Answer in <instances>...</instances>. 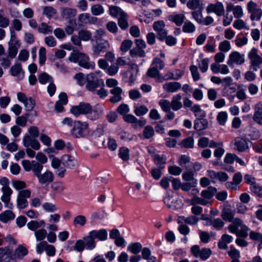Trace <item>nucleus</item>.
<instances>
[{
	"instance_id": "1",
	"label": "nucleus",
	"mask_w": 262,
	"mask_h": 262,
	"mask_svg": "<svg viewBox=\"0 0 262 262\" xmlns=\"http://www.w3.org/2000/svg\"><path fill=\"white\" fill-rule=\"evenodd\" d=\"M104 83L102 79L97 77L95 73H90L86 76V89L103 99L107 96V91L104 89Z\"/></svg>"
},
{
	"instance_id": "2",
	"label": "nucleus",
	"mask_w": 262,
	"mask_h": 262,
	"mask_svg": "<svg viewBox=\"0 0 262 262\" xmlns=\"http://www.w3.org/2000/svg\"><path fill=\"white\" fill-rule=\"evenodd\" d=\"M89 133V124L86 122L75 121L71 130V135L76 138H83Z\"/></svg>"
},
{
	"instance_id": "3",
	"label": "nucleus",
	"mask_w": 262,
	"mask_h": 262,
	"mask_svg": "<svg viewBox=\"0 0 262 262\" xmlns=\"http://www.w3.org/2000/svg\"><path fill=\"white\" fill-rule=\"evenodd\" d=\"M31 192L29 189H24L19 191L16 198V206L19 209L26 208L28 206V198L31 197Z\"/></svg>"
},
{
	"instance_id": "4",
	"label": "nucleus",
	"mask_w": 262,
	"mask_h": 262,
	"mask_svg": "<svg viewBox=\"0 0 262 262\" xmlns=\"http://www.w3.org/2000/svg\"><path fill=\"white\" fill-rule=\"evenodd\" d=\"M248 57L250 60L251 68L257 71L262 64V57L258 54L257 50L253 48L248 53Z\"/></svg>"
},
{
	"instance_id": "5",
	"label": "nucleus",
	"mask_w": 262,
	"mask_h": 262,
	"mask_svg": "<svg viewBox=\"0 0 262 262\" xmlns=\"http://www.w3.org/2000/svg\"><path fill=\"white\" fill-rule=\"evenodd\" d=\"M90 111L91 105L85 102H80L77 105L73 106L70 109L71 113L76 117L81 114L88 115Z\"/></svg>"
},
{
	"instance_id": "6",
	"label": "nucleus",
	"mask_w": 262,
	"mask_h": 262,
	"mask_svg": "<svg viewBox=\"0 0 262 262\" xmlns=\"http://www.w3.org/2000/svg\"><path fill=\"white\" fill-rule=\"evenodd\" d=\"M1 191L3 195L1 198V201L4 203L5 207L8 209H12L13 205L10 202L11 195L13 193V190L9 187H2Z\"/></svg>"
},
{
	"instance_id": "7",
	"label": "nucleus",
	"mask_w": 262,
	"mask_h": 262,
	"mask_svg": "<svg viewBox=\"0 0 262 262\" xmlns=\"http://www.w3.org/2000/svg\"><path fill=\"white\" fill-rule=\"evenodd\" d=\"M36 138L31 137L28 134H26L23 139V144L26 148H31L38 150L40 148V144Z\"/></svg>"
},
{
	"instance_id": "8",
	"label": "nucleus",
	"mask_w": 262,
	"mask_h": 262,
	"mask_svg": "<svg viewBox=\"0 0 262 262\" xmlns=\"http://www.w3.org/2000/svg\"><path fill=\"white\" fill-rule=\"evenodd\" d=\"M38 183L42 185L47 186L53 182L54 179V174L52 171L46 170L44 172L40 173L36 177Z\"/></svg>"
},
{
	"instance_id": "9",
	"label": "nucleus",
	"mask_w": 262,
	"mask_h": 262,
	"mask_svg": "<svg viewBox=\"0 0 262 262\" xmlns=\"http://www.w3.org/2000/svg\"><path fill=\"white\" fill-rule=\"evenodd\" d=\"M206 11L208 13H214L220 16L224 14L225 9L223 3L217 2L214 4H209L206 7Z\"/></svg>"
},
{
	"instance_id": "10",
	"label": "nucleus",
	"mask_w": 262,
	"mask_h": 262,
	"mask_svg": "<svg viewBox=\"0 0 262 262\" xmlns=\"http://www.w3.org/2000/svg\"><path fill=\"white\" fill-rule=\"evenodd\" d=\"M245 62V56L240 54L237 51L231 52L227 60V64L230 66H233L234 63L237 64H242Z\"/></svg>"
},
{
	"instance_id": "11",
	"label": "nucleus",
	"mask_w": 262,
	"mask_h": 262,
	"mask_svg": "<svg viewBox=\"0 0 262 262\" xmlns=\"http://www.w3.org/2000/svg\"><path fill=\"white\" fill-rule=\"evenodd\" d=\"M165 204L170 209L176 210L180 208L182 206V201L177 198H174L170 195H168L164 199Z\"/></svg>"
},
{
	"instance_id": "12",
	"label": "nucleus",
	"mask_w": 262,
	"mask_h": 262,
	"mask_svg": "<svg viewBox=\"0 0 262 262\" xmlns=\"http://www.w3.org/2000/svg\"><path fill=\"white\" fill-rule=\"evenodd\" d=\"M165 23L163 20H159L154 23L153 29L157 32L158 38L162 40L167 35V31L165 29Z\"/></svg>"
},
{
	"instance_id": "13",
	"label": "nucleus",
	"mask_w": 262,
	"mask_h": 262,
	"mask_svg": "<svg viewBox=\"0 0 262 262\" xmlns=\"http://www.w3.org/2000/svg\"><path fill=\"white\" fill-rule=\"evenodd\" d=\"M96 45L93 47V53L99 55L101 52L106 51L110 48V43L107 40H96Z\"/></svg>"
},
{
	"instance_id": "14",
	"label": "nucleus",
	"mask_w": 262,
	"mask_h": 262,
	"mask_svg": "<svg viewBox=\"0 0 262 262\" xmlns=\"http://www.w3.org/2000/svg\"><path fill=\"white\" fill-rule=\"evenodd\" d=\"M104 114L103 107L100 104H96L93 108L91 105V111L88 114V118L92 120H96Z\"/></svg>"
},
{
	"instance_id": "15",
	"label": "nucleus",
	"mask_w": 262,
	"mask_h": 262,
	"mask_svg": "<svg viewBox=\"0 0 262 262\" xmlns=\"http://www.w3.org/2000/svg\"><path fill=\"white\" fill-rule=\"evenodd\" d=\"M10 74L17 78L18 80H22L24 77V72L20 63H17L12 66L10 70Z\"/></svg>"
},
{
	"instance_id": "16",
	"label": "nucleus",
	"mask_w": 262,
	"mask_h": 262,
	"mask_svg": "<svg viewBox=\"0 0 262 262\" xmlns=\"http://www.w3.org/2000/svg\"><path fill=\"white\" fill-rule=\"evenodd\" d=\"M78 62L80 66L86 69H93L95 67V63L89 61V57L82 53L80 54Z\"/></svg>"
},
{
	"instance_id": "17",
	"label": "nucleus",
	"mask_w": 262,
	"mask_h": 262,
	"mask_svg": "<svg viewBox=\"0 0 262 262\" xmlns=\"http://www.w3.org/2000/svg\"><path fill=\"white\" fill-rule=\"evenodd\" d=\"M233 144L234 149L240 152H243L248 148L247 141L243 138H236Z\"/></svg>"
},
{
	"instance_id": "18",
	"label": "nucleus",
	"mask_w": 262,
	"mask_h": 262,
	"mask_svg": "<svg viewBox=\"0 0 262 262\" xmlns=\"http://www.w3.org/2000/svg\"><path fill=\"white\" fill-rule=\"evenodd\" d=\"M217 189L213 187H209L206 189L203 190L201 193V196L206 201L207 204H211L210 200L216 192Z\"/></svg>"
},
{
	"instance_id": "19",
	"label": "nucleus",
	"mask_w": 262,
	"mask_h": 262,
	"mask_svg": "<svg viewBox=\"0 0 262 262\" xmlns=\"http://www.w3.org/2000/svg\"><path fill=\"white\" fill-rule=\"evenodd\" d=\"M62 164L69 168H73L77 166V160L72 156L65 155L61 158Z\"/></svg>"
},
{
	"instance_id": "20",
	"label": "nucleus",
	"mask_w": 262,
	"mask_h": 262,
	"mask_svg": "<svg viewBox=\"0 0 262 262\" xmlns=\"http://www.w3.org/2000/svg\"><path fill=\"white\" fill-rule=\"evenodd\" d=\"M110 93L113 95V96L110 98L111 102L116 103L122 100L121 94L122 93V90L121 88L116 87L110 90Z\"/></svg>"
},
{
	"instance_id": "21",
	"label": "nucleus",
	"mask_w": 262,
	"mask_h": 262,
	"mask_svg": "<svg viewBox=\"0 0 262 262\" xmlns=\"http://www.w3.org/2000/svg\"><path fill=\"white\" fill-rule=\"evenodd\" d=\"M182 95L180 93L173 96L171 98V107L174 111H177L183 107V103L181 101Z\"/></svg>"
},
{
	"instance_id": "22",
	"label": "nucleus",
	"mask_w": 262,
	"mask_h": 262,
	"mask_svg": "<svg viewBox=\"0 0 262 262\" xmlns=\"http://www.w3.org/2000/svg\"><path fill=\"white\" fill-rule=\"evenodd\" d=\"M182 87L181 84L178 82H166L163 85L164 90L168 93H175Z\"/></svg>"
},
{
	"instance_id": "23",
	"label": "nucleus",
	"mask_w": 262,
	"mask_h": 262,
	"mask_svg": "<svg viewBox=\"0 0 262 262\" xmlns=\"http://www.w3.org/2000/svg\"><path fill=\"white\" fill-rule=\"evenodd\" d=\"M168 18L169 21L180 27L184 23L186 17L185 15L182 13H173L169 15Z\"/></svg>"
},
{
	"instance_id": "24",
	"label": "nucleus",
	"mask_w": 262,
	"mask_h": 262,
	"mask_svg": "<svg viewBox=\"0 0 262 262\" xmlns=\"http://www.w3.org/2000/svg\"><path fill=\"white\" fill-rule=\"evenodd\" d=\"M77 14V10L75 9L69 7H64L61 10V16L65 19L71 20Z\"/></svg>"
},
{
	"instance_id": "25",
	"label": "nucleus",
	"mask_w": 262,
	"mask_h": 262,
	"mask_svg": "<svg viewBox=\"0 0 262 262\" xmlns=\"http://www.w3.org/2000/svg\"><path fill=\"white\" fill-rule=\"evenodd\" d=\"M208 126V120L204 118H196L194 121V128L198 131L206 129Z\"/></svg>"
},
{
	"instance_id": "26",
	"label": "nucleus",
	"mask_w": 262,
	"mask_h": 262,
	"mask_svg": "<svg viewBox=\"0 0 262 262\" xmlns=\"http://www.w3.org/2000/svg\"><path fill=\"white\" fill-rule=\"evenodd\" d=\"M184 72L182 70L175 69L171 71H168L165 75V77L166 80H178L184 75Z\"/></svg>"
},
{
	"instance_id": "27",
	"label": "nucleus",
	"mask_w": 262,
	"mask_h": 262,
	"mask_svg": "<svg viewBox=\"0 0 262 262\" xmlns=\"http://www.w3.org/2000/svg\"><path fill=\"white\" fill-rule=\"evenodd\" d=\"M90 234L93 236L94 238H98L100 241H103L107 238V232L104 229H101L99 230H92L90 232Z\"/></svg>"
},
{
	"instance_id": "28",
	"label": "nucleus",
	"mask_w": 262,
	"mask_h": 262,
	"mask_svg": "<svg viewBox=\"0 0 262 262\" xmlns=\"http://www.w3.org/2000/svg\"><path fill=\"white\" fill-rule=\"evenodd\" d=\"M235 215V211L229 208H225L222 212L221 216L224 220L231 222Z\"/></svg>"
},
{
	"instance_id": "29",
	"label": "nucleus",
	"mask_w": 262,
	"mask_h": 262,
	"mask_svg": "<svg viewBox=\"0 0 262 262\" xmlns=\"http://www.w3.org/2000/svg\"><path fill=\"white\" fill-rule=\"evenodd\" d=\"M253 119L256 123L262 125V108L257 104L254 106V113Z\"/></svg>"
},
{
	"instance_id": "30",
	"label": "nucleus",
	"mask_w": 262,
	"mask_h": 262,
	"mask_svg": "<svg viewBox=\"0 0 262 262\" xmlns=\"http://www.w3.org/2000/svg\"><path fill=\"white\" fill-rule=\"evenodd\" d=\"M155 135V130L151 125H147L144 127L142 134L139 135V137L142 139H148Z\"/></svg>"
},
{
	"instance_id": "31",
	"label": "nucleus",
	"mask_w": 262,
	"mask_h": 262,
	"mask_svg": "<svg viewBox=\"0 0 262 262\" xmlns=\"http://www.w3.org/2000/svg\"><path fill=\"white\" fill-rule=\"evenodd\" d=\"M28 253V251L22 245H19L15 249L14 252V256L18 259H22L25 256L27 255Z\"/></svg>"
},
{
	"instance_id": "32",
	"label": "nucleus",
	"mask_w": 262,
	"mask_h": 262,
	"mask_svg": "<svg viewBox=\"0 0 262 262\" xmlns=\"http://www.w3.org/2000/svg\"><path fill=\"white\" fill-rule=\"evenodd\" d=\"M231 10L233 11L234 16L235 18H239L243 15V9L240 6H234L232 5H228L227 7V11H230Z\"/></svg>"
},
{
	"instance_id": "33",
	"label": "nucleus",
	"mask_w": 262,
	"mask_h": 262,
	"mask_svg": "<svg viewBox=\"0 0 262 262\" xmlns=\"http://www.w3.org/2000/svg\"><path fill=\"white\" fill-rule=\"evenodd\" d=\"M83 242H84L85 247L88 250H91L96 246L95 239L93 236L90 234V232H89V235L83 237Z\"/></svg>"
},
{
	"instance_id": "34",
	"label": "nucleus",
	"mask_w": 262,
	"mask_h": 262,
	"mask_svg": "<svg viewBox=\"0 0 262 262\" xmlns=\"http://www.w3.org/2000/svg\"><path fill=\"white\" fill-rule=\"evenodd\" d=\"M110 14L113 17L119 18L125 16V13L119 7L112 6L110 7Z\"/></svg>"
},
{
	"instance_id": "35",
	"label": "nucleus",
	"mask_w": 262,
	"mask_h": 262,
	"mask_svg": "<svg viewBox=\"0 0 262 262\" xmlns=\"http://www.w3.org/2000/svg\"><path fill=\"white\" fill-rule=\"evenodd\" d=\"M15 214L11 210H6L0 214V221L4 223L15 218Z\"/></svg>"
},
{
	"instance_id": "36",
	"label": "nucleus",
	"mask_w": 262,
	"mask_h": 262,
	"mask_svg": "<svg viewBox=\"0 0 262 262\" xmlns=\"http://www.w3.org/2000/svg\"><path fill=\"white\" fill-rule=\"evenodd\" d=\"M146 75L151 78H156V81L158 82H161L162 81V78L160 76V72L154 68L151 65L146 73Z\"/></svg>"
},
{
	"instance_id": "37",
	"label": "nucleus",
	"mask_w": 262,
	"mask_h": 262,
	"mask_svg": "<svg viewBox=\"0 0 262 262\" xmlns=\"http://www.w3.org/2000/svg\"><path fill=\"white\" fill-rule=\"evenodd\" d=\"M142 249V245L138 242L130 243L127 247V250L134 254L139 253L141 251Z\"/></svg>"
},
{
	"instance_id": "38",
	"label": "nucleus",
	"mask_w": 262,
	"mask_h": 262,
	"mask_svg": "<svg viewBox=\"0 0 262 262\" xmlns=\"http://www.w3.org/2000/svg\"><path fill=\"white\" fill-rule=\"evenodd\" d=\"M196 118H204L206 116L205 112L201 108L199 104H194L190 108Z\"/></svg>"
},
{
	"instance_id": "39",
	"label": "nucleus",
	"mask_w": 262,
	"mask_h": 262,
	"mask_svg": "<svg viewBox=\"0 0 262 262\" xmlns=\"http://www.w3.org/2000/svg\"><path fill=\"white\" fill-rule=\"evenodd\" d=\"M228 254L232 259L231 262H238L241 257L239 251L231 247L230 249L228 251Z\"/></svg>"
},
{
	"instance_id": "40",
	"label": "nucleus",
	"mask_w": 262,
	"mask_h": 262,
	"mask_svg": "<svg viewBox=\"0 0 262 262\" xmlns=\"http://www.w3.org/2000/svg\"><path fill=\"white\" fill-rule=\"evenodd\" d=\"M196 30L195 25L190 20H186L184 23L182 31L186 33H192Z\"/></svg>"
},
{
	"instance_id": "41",
	"label": "nucleus",
	"mask_w": 262,
	"mask_h": 262,
	"mask_svg": "<svg viewBox=\"0 0 262 262\" xmlns=\"http://www.w3.org/2000/svg\"><path fill=\"white\" fill-rule=\"evenodd\" d=\"M32 168L33 174L36 177L38 174H40L43 169V164L39 163L38 162L33 160L32 161Z\"/></svg>"
},
{
	"instance_id": "42",
	"label": "nucleus",
	"mask_w": 262,
	"mask_h": 262,
	"mask_svg": "<svg viewBox=\"0 0 262 262\" xmlns=\"http://www.w3.org/2000/svg\"><path fill=\"white\" fill-rule=\"evenodd\" d=\"M51 188L54 194L61 193L65 189L64 185L60 182L52 183Z\"/></svg>"
},
{
	"instance_id": "43",
	"label": "nucleus",
	"mask_w": 262,
	"mask_h": 262,
	"mask_svg": "<svg viewBox=\"0 0 262 262\" xmlns=\"http://www.w3.org/2000/svg\"><path fill=\"white\" fill-rule=\"evenodd\" d=\"M141 250L142 256L143 259L148 260L149 262H156V258L151 256V251L149 248L144 247Z\"/></svg>"
},
{
	"instance_id": "44",
	"label": "nucleus",
	"mask_w": 262,
	"mask_h": 262,
	"mask_svg": "<svg viewBox=\"0 0 262 262\" xmlns=\"http://www.w3.org/2000/svg\"><path fill=\"white\" fill-rule=\"evenodd\" d=\"M129 54L133 58L136 57H144L145 56V52L143 49L135 47L130 50Z\"/></svg>"
},
{
	"instance_id": "45",
	"label": "nucleus",
	"mask_w": 262,
	"mask_h": 262,
	"mask_svg": "<svg viewBox=\"0 0 262 262\" xmlns=\"http://www.w3.org/2000/svg\"><path fill=\"white\" fill-rule=\"evenodd\" d=\"M187 7L191 10L203 8V4L199 0H189L187 3Z\"/></svg>"
},
{
	"instance_id": "46",
	"label": "nucleus",
	"mask_w": 262,
	"mask_h": 262,
	"mask_svg": "<svg viewBox=\"0 0 262 262\" xmlns=\"http://www.w3.org/2000/svg\"><path fill=\"white\" fill-rule=\"evenodd\" d=\"M91 11L94 15H100L104 12L103 7L100 4H95L91 8Z\"/></svg>"
},
{
	"instance_id": "47",
	"label": "nucleus",
	"mask_w": 262,
	"mask_h": 262,
	"mask_svg": "<svg viewBox=\"0 0 262 262\" xmlns=\"http://www.w3.org/2000/svg\"><path fill=\"white\" fill-rule=\"evenodd\" d=\"M78 35L81 40L88 41L92 38V33L86 30H81L78 32Z\"/></svg>"
},
{
	"instance_id": "48",
	"label": "nucleus",
	"mask_w": 262,
	"mask_h": 262,
	"mask_svg": "<svg viewBox=\"0 0 262 262\" xmlns=\"http://www.w3.org/2000/svg\"><path fill=\"white\" fill-rule=\"evenodd\" d=\"M38 80L42 84H45L47 82L51 83L53 81L52 77L46 73H42L39 75Z\"/></svg>"
},
{
	"instance_id": "49",
	"label": "nucleus",
	"mask_w": 262,
	"mask_h": 262,
	"mask_svg": "<svg viewBox=\"0 0 262 262\" xmlns=\"http://www.w3.org/2000/svg\"><path fill=\"white\" fill-rule=\"evenodd\" d=\"M203 8L199 9L197 11H194L191 13L193 18L200 24L203 23Z\"/></svg>"
},
{
	"instance_id": "50",
	"label": "nucleus",
	"mask_w": 262,
	"mask_h": 262,
	"mask_svg": "<svg viewBox=\"0 0 262 262\" xmlns=\"http://www.w3.org/2000/svg\"><path fill=\"white\" fill-rule=\"evenodd\" d=\"M151 66L160 72L165 66L164 62L159 58H155L151 64Z\"/></svg>"
},
{
	"instance_id": "51",
	"label": "nucleus",
	"mask_w": 262,
	"mask_h": 262,
	"mask_svg": "<svg viewBox=\"0 0 262 262\" xmlns=\"http://www.w3.org/2000/svg\"><path fill=\"white\" fill-rule=\"evenodd\" d=\"M52 30L53 28L51 26L44 23H41L38 28L39 33L45 34L52 33Z\"/></svg>"
},
{
	"instance_id": "52",
	"label": "nucleus",
	"mask_w": 262,
	"mask_h": 262,
	"mask_svg": "<svg viewBox=\"0 0 262 262\" xmlns=\"http://www.w3.org/2000/svg\"><path fill=\"white\" fill-rule=\"evenodd\" d=\"M56 12V10L52 6H45L43 8V14L49 18L53 17Z\"/></svg>"
},
{
	"instance_id": "53",
	"label": "nucleus",
	"mask_w": 262,
	"mask_h": 262,
	"mask_svg": "<svg viewBox=\"0 0 262 262\" xmlns=\"http://www.w3.org/2000/svg\"><path fill=\"white\" fill-rule=\"evenodd\" d=\"M4 10L0 9V27L1 28L7 27L10 23L9 18L4 15Z\"/></svg>"
},
{
	"instance_id": "54",
	"label": "nucleus",
	"mask_w": 262,
	"mask_h": 262,
	"mask_svg": "<svg viewBox=\"0 0 262 262\" xmlns=\"http://www.w3.org/2000/svg\"><path fill=\"white\" fill-rule=\"evenodd\" d=\"M152 156L153 157L156 164L163 168L164 167V165L166 163L165 157L163 156H160L158 154H154Z\"/></svg>"
},
{
	"instance_id": "55",
	"label": "nucleus",
	"mask_w": 262,
	"mask_h": 262,
	"mask_svg": "<svg viewBox=\"0 0 262 262\" xmlns=\"http://www.w3.org/2000/svg\"><path fill=\"white\" fill-rule=\"evenodd\" d=\"M219 49L222 52H227L231 49L230 43L229 41L225 40L219 45Z\"/></svg>"
},
{
	"instance_id": "56",
	"label": "nucleus",
	"mask_w": 262,
	"mask_h": 262,
	"mask_svg": "<svg viewBox=\"0 0 262 262\" xmlns=\"http://www.w3.org/2000/svg\"><path fill=\"white\" fill-rule=\"evenodd\" d=\"M86 221V218L84 216L82 215H77L74 219L73 225L74 226L79 225L82 227L85 224Z\"/></svg>"
},
{
	"instance_id": "57",
	"label": "nucleus",
	"mask_w": 262,
	"mask_h": 262,
	"mask_svg": "<svg viewBox=\"0 0 262 262\" xmlns=\"http://www.w3.org/2000/svg\"><path fill=\"white\" fill-rule=\"evenodd\" d=\"M12 187L16 190H22L26 187V183L23 181L15 180L12 182Z\"/></svg>"
},
{
	"instance_id": "58",
	"label": "nucleus",
	"mask_w": 262,
	"mask_h": 262,
	"mask_svg": "<svg viewBox=\"0 0 262 262\" xmlns=\"http://www.w3.org/2000/svg\"><path fill=\"white\" fill-rule=\"evenodd\" d=\"M233 26L235 29L237 30H241L242 29H245L249 30V27L247 26L246 24L241 19L235 20L233 24Z\"/></svg>"
},
{
	"instance_id": "59",
	"label": "nucleus",
	"mask_w": 262,
	"mask_h": 262,
	"mask_svg": "<svg viewBox=\"0 0 262 262\" xmlns=\"http://www.w3.org/2000/svg\"><path fill=\"white\" fill-rule=\"evenodd\" d=\"M26 111H32L35 106V100L31 97L28 98L26 101L23 103Z\"/></svg>"
},
{
	"instance_id": "60",
	"label": "nucleus",
	"mask_w": 262,
	"mask_h": 262,
	"mask_svg": "<svg viewBox=\"0 0 262 262\" xmlns=\"http://www.w3.org/2000/svg\"><path fill=\"white\" fill-rule=\"evenodd\" d=\"M76 24L75 21L69 20V24L65 27V31L68 35L72 34L75 30Z\"/></svg>"
},
{
	"instance_id": "61",
	"label": "nucleus",
	"mask_w": 262,
	"mask_h": 262,
	"mask_svg": "<svg viewBox=\"0 0 262 262\" xmlns=\"http://www.w3.org/2000/svg\"><path fill=\"white\" fill-rule=\"evenodd\" d=\"M159 105L164 112H169L171 108V103L166 99H162L159 101Z\"/></svg>"
},
{
	"instance_id": "62",
	"label": "nucleus",
	"mask_w": 262,
	"mask_h": 262,
	"mask_svg": "<svg viewBox=\"0 0 262 262\" xmlns=\"http://www.w3.org/2000/svg\"><path fill=\"white\" fill-rule=\"evenodd\" d=\"M34 234L37 241H42L46 237L47 232L45 229H40L36 230L34 232Z\"/></svg>"
},
{
	"instance_id": "63",
	"label": "nucleus",
	"mask_w": 262,
	"mask_h": 262,
	"mask_svg": "<svg viewBox=\"0 0 262 262\" xmlns=\"http://www.w3.org/2000/svg\"><path fill=\"white\" fill-rule=\"evenodd\" d=\"M227 117L228 115L226 112H221L217 116V120L220 125H224L227 120Z\"/></svg>"
},
{
	"instance_id": "64",
	"label": "nucleus",
	"mask_w": 262,
	"mask_h": 262,
	"mask_svg": "<svg viewBox=\"0 0 262 262\" xmlns=\"http://www.w3.org/2000/svg\"><path fill=\"white\" fill-rule=\"evenodd\" d=\"M250 190L252 192L262 198V186L256 184L252 186H250Z\"/></svg>"
}]
</instances>
